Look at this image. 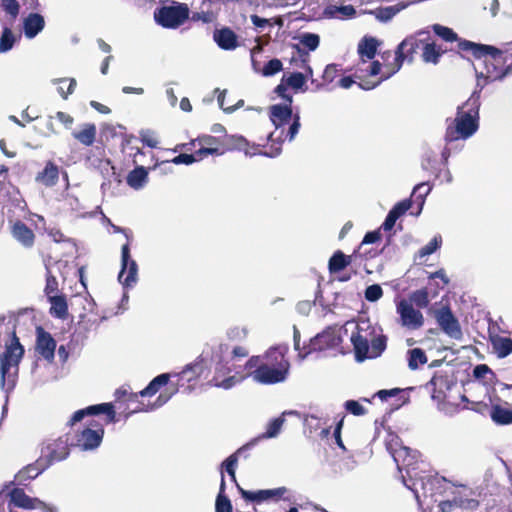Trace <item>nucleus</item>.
<instances>
[{"mask_svg": "<svg viewBox=\"0 0 512 512\" xmlns=\"http://www.w3.org/2000/svg\"><path fill=\"white\" fill-rule=\"evenodd\" d=\"M430 191L431 188L428 187L426 183H420L414 187L412 195H416V200L420 202V210L424 205L425 197L430 193Z\"/></svg>", "mask_w": 512, "mask_h": 512, "instance_id": "nucleus-52", "label": "nucleus"}, {"mask_svg": "<svg viewBox=\"0 0 512 512\" xmlns=\"http://www.w3.org/2000/svg\"><path fill=\"white\" fill-rule=\"evenodd\" d=\"M288 375L289 371L284 370L283 367L280 366L276 368L262 362L249 374L254 382L263 385L283 383L286 381Z\"/></svg>", "mask_w": 512, "mask_h": 512, "instance_id": "nucleus-8", "label": "nucleus"}, {"mask_svg": "<svg viewBox=\"0 0 512 512\" xmlns=\"http://www.w3.org/2000/svg\"><path fill=\"white\" fill-rule=\"evenodd\" d=\"M412 451L408 447H401L398 450L392 451V457L397 465L399 471L406 470V474L411 484L408 483L406 478L403 476L404 485L410 489L417 500H419V488L423 491L424 496H432L434 494V486L440 483V479L437 477L428 478L426 481L424 477H418L417 472L412 466V460L415 459V454H411Z\"/></svg>", "mask_w": 512, "mask_h": 512, "instance_id": "nucleus-4", "label": "nucleus"}, {"mask_svg": "<svg viewBox=\"0 0 512 512\" xmlns=\"http://www.w3.org/2000/svg\"><path fill=\"white\" fill-rule=\"evenodd\" d=\"M56 342L53 337L43 328H37L36 351L48 362L53 361L55 356Z\"/></svg>", "mask_w": 512, "mask_h": 512, "instance_id": "nucleus-18", "label": "nucleus"}, {"mask_svg": "<svg viewBox=\"0 0 512 512\" xmlns=\"http://www.w3.org/2000/svg\"><path fill=\"white\" fill-rule=\"evenodd\" d=\"M490 416L491 419L497 424H512V410L509 408H504L500 405H495L491 409Z\"/></svg>", "mask_w": 512, "mask_h": 512, "instance_id": "nucleus-35", "label": "nucleus"}, {"mask_svg": "<svg viewBox=\"0 0 512 512\" xmlns=\"http://www.w3.org/2000/svg\"><path fill=\"white\" fill-rule=\"evenodd\" d=\"M383 295V290L380 285L373 284L366 288L365 298L369 302H375L379 300Z\"/></svg>", "mask_w": 512, "mask_h": 512, "instance_id": "nucleus-54", "label": "nucleus"}, {"mask_svg": "<svg viewBox=\"0 0 512 512\" xmlns=\"http://www.w3.org/2000/svg\"><path fill=\"white\" fill-rule=\"evenodd\" d=\"M491 344L499 358H505L512 353V339L509 337L492 336Z\"/></svg>", "mask_w": 512, "mask_h": 512, "instance_id": "nucleus-30", "label": "nucleus"}, {"mask_svg": "<svg viewBox=\"0 0 512 512\" xmlns=\"http://www.w3.org/2000/svg\"><path fill=\"white\" fill-rule=\"evenodd\" d=\"M0 5L12 18H16L18 16L20 5L17 0H0Z\"/></svg>", "mask_w": 512, "mask_h": 512, "instance_id": "nucleus-53", "label": "nucleus"}, {"mask_svg": "<svg viewBox=\"0 0 512 512\" xmlns=\"http://www.w3.org/2000/svg\"><path fill=\"white\" fill-rule=\"evenodd\" d=\"M50 314L59 319H66L68 316V305L64 295H54L48 298Z\"/></svg>", "mask_w": 512, "mask_h": 512, "instance_id": "nucleus-28", "label": "nucleus"}, {"mask_svg": "<svg viewBox=\"0 0 512 512\" xmlns=\"http://www.w3.org/2000/svg\"><path fill=\"white\" fill-rule=\"evenodd\" d=\"M42 471L43 469H40L36 464L27 465L15 475V482L18 485H26L27 482L40 475Z\"/></svg>", "mask_w": 512, "mask_h": 512, "instance_id": "nucleus-34", "label": "nucleus"}, {"mask_svg": "<svg viewBox=\"0 0 512 512\" xmlns=\"http://www.w3.org/2000/svg\"><path fill=\"white\" fill-rule=\"evenodd\" d=\"M454 504L457 508H462L466 510H475L479 506V501L473 498H469L466 495H463L461 492L453 493Z\"/></svg>", "mask_w": 512, "mask_h": 512, "instance_id": "nucleus-39", "label": "nucleus"}, {"mask_svg": "<svg viewBox=\"0 0 512 512\" xmlns=\"http://www.w3.org/2000/svg\"><path fill=\"white\" fill-rule=\"evenodd\" d=\"M238 488H239L242 498H244L247 501H252V502H257V503H260L263 501H268L271 499L277 501V500L281 499L287 492V488H285V487H278V488H274V489H266V490H258V491H248V490H244L240 487H238Z\"/></svg>", "mask_w": 512, "mask_h": 512, "instance_id": "nucleus-17", "label": "nucleus"}, {"mask_svg": "<svg viewBox=\"0 0 512 512\" xmlns=\"http://www.w3.org/2000/svg\"><path fill=\"white\" fill-rule=\"evenodd\" d=\"M225 480L224 474L221 472V484L218 496L216 498L215 510L216 512H232V504L229 498L224 494Z\"/></svg>", "mask_w": 512, "mask_h": 512, "instance_id": "nucleus-36", "label": "nucleus"}, {"mask_svg": "<svg viewBox=\"0 0 512 512\" xmlns=\"http://www.w3.org/2000/svg\"><path fill=\"white\" fill-rule=\"evenodd\" d=\"M412 206L411 199H405L393 206V208L389 211L391 214H394L398 219L404 215Z\"/></svg>", "mask_w": 512, "mask_h": 512, "instance_id": "nucleus-55", "label": "nucleus"}, {"mask_svg": "<svg viewBox=\"0 0 512 512\" xmlns=\"http://www.w3.org/2000/svg\"><path fill=\"white\" fill-rule=\"evenodd\" d=\"M45 26L44 17L39 13H30L23 21V30L26 38L33 39Z\"/></svg>", "mask_w": 512, "mask_h": 512, "instance_id": "nucleus-22", "label": "nucleus"}, {"mask_svg": "<svg viewBox=\"0 0 512 512\" xmlns=\"http://www.w3.org/2000/svg\"><path fill=\"white\" fill-rule=\"evenodd\" d=\"M283 81H285L287 87H291L292 89L297 90L301 89L304 86L306 82V77L304 74L300 72H294L287 77L284 76Z\"/></svg>", "mask_w": 512, "mask_h": 512, "instance_id": "nucleus-44", "label": "nucleus"}, {"mask_svg": "<svg viewBox=\"0 0 512 512\" xmlns=\"http://www.w3.org/2000/svg\"><path fill=\"white\" fill-rule=\"evenodd\" d=\"M138 280V265L130 255L129 242L121 247V270L118 274V281L125 287H133Z\"/></svg>", "mask_w": 512, "mask_h": 512, "instance_id": "nucleus-9", "label": "nucleus"}, {"mask_svg": "<svg viewBox=\"0 0 512 512\" xmlns=\"http://www.w3.org/2000/svg\"><path fill=\"white\" fill-rule=\"evenodd\" d=\"M97 129L93 123H85L80 131H74L72 136L85 146L93 145L96 138Z\"/></svg>", "mask_w": 512, "mask_h": 512, "instance_id": "nucleus-29", "label": "nucleus"}, {"mask_svg": "<svg viewBox=\"0 0 512 512\" xmlns=\"http://www.w3.org/2000/svg\"><path fill=\"white\" fill-rule=\"evenodd\" d=\"M213 39L223 50H234L238 46L236 34L229 28L215 30Z\"/></svg>", "mask_w": 512, "mask_h": 512, "instance_id": "nucleus-23", "label": "nucleus"}, {"mask_svg": "<svg viewBox=\"0 0 512 512\" xmlns=\"http://www.w3.org/2000/svg\"><path fill=\"white\" fill-rule=\"evenodd\" d=\"M433 31L439 37L447 42H453L457 40V34L450 28L442 26L440 24L433 25Z\"/></svg>", "mask_w": 512, "mask_h": 512, "instance_id": "nucleus-48", "label": "nucleus"}, {"mask_svg": "<svg viewBox=\"0 0 512 512\" xmlns=\"http://www.w3.org/2000/svg\"><path fill=\"white\" fill-rule=\"evenodd\" d=\"M15 40L16 38L13 32L10 29L5 28L0 38V52L4 53L12 49Z\"/></svg>", "mask_w": 512, "mask_h": 512, "instance_id": "nucleus-46", "label": "nucleus"}, {"mask_svg": "<svg viewBox=\"0 0 512 512\" xmlns=\"http://www.w3.org/2000/svg\"><path fill=\"white\" fill-rule=\"evenodd\" d=\"M427 356L421 348H413L408 351V367L411 370H416L419 365L427 362Z\"/></svg>", "mask_w": 512, "mask_h": 512, "instance_id": "nucleus-38", "label": "nucleus"}, {"mask_svg": "<svg viewBox=\"0 0 512 512\" xmlns=\"http://www.w3.org/2000/svg\"><path fill=\"white\" fill-rule=\"evenodd\" d=\"M103 435V428L97 430L85 428L78 434L76 446L82 451L94 450L101 444Z\"/></svg>", "mask_w": 512, "mask_h": 512, "instance_id": "nucleus-19", "label": "nucleus"}, {"mask_svg": "<svg viewBox=\"0 0 512 512\" xmlns=\"http://www.w3.org/2000/svg\"><path fill=\"white\" fill-rule=\"evenodd\" d=\"M104 413L107 416L108 423L116 422V413L111 403H102L97 405L89 406L85 409L76 411L70 418L68 424L73 426L77 422H80L86 415H98Z\"/></svg>", "mask_w": 512, "mask_h": 512, "instance_id": "nucleus-15", "label": "nucleus"}, {"mask_svg": "<svg viewBox=\"0 0 512 512\" xmlns=\"http://www.w3.org/2000/svg\"><path fill=\"white\" fill-rule=\"evenodd\" d=\"M292 119H293V121H292V123H291V125L289 127V130H288L287 134H286V138L289 141H293L294 140V138L298 134L299 129L301 127L299 114H295L292 117Z\"/></svg>", "mask_w": 512, "mask_h": 512, "instance_id": "nucleus-59", "label": "nucleus"}, {"mask_svg": "<svg viewBox=\"0 0 512 512\" xmlns=\"http://www.w3.org/2000/svg\"><path fill=\"white\" fill-rule=\"evenodd\" d=\"M196 161H197V158L195 157L194 154H186V153L179 154L178 156H176L172 159V162L177 165H179V164L190 165Z\"/></svg>", "mask_w": 512, "mask_h": 512, "instance_id": "nucleus-61", "label": "nucleus"}, {"mask_svg": "<svg viewBox=\"0 0 512 512\" xmlns=\"http://www.w3.org/2000/svg\"><path fill=\"white\" fill-rule=\"evenodd\" d=\"M115 397L118 403L121 402L122 399L127 397V401L129 402H137V394L128 393L127 389L120 388L115 392Z\"/></svg>", "mask_w": 512, "mask_h": 512, "instance_id": "nucleus-62", "label": "nucleus"}, {"mask_svg": "<svg viewBox=\"0 0 512 512\" xmlns=\"http://www.w3.org/2000/svg\"><path fill=\"white\" fill-rule=\"evenodd\" d=\"M479 91H473L469 99L457 107L455 118L446 119L444 140L447 144L457 140H467L479 128Z\"/></svg>", "mask_w": 512, "mask_h": 512, "instance_id": "nucleus-2", "label": "nucleus"}, {"mask_svg": "<svg viewBox=\"0 0 512 512\" xmlns=\"http://www.w3.org/2000/svg\"><path fill=\"white\" fill-rule=\"evenodd\" d=\"M10 501L8 507L14 506L22 509L46 508V503L38 498L28 496L23 489L13 488L8 492Z\"/></svg>", "mask_w": 512, "mask_h": 512, "instance_id": "nucleus-16", "label": "nucleus"}, {"mask_svg": "<svg viewBox=\"0 0 512 512\" xmlns=\"http://www.w3.org/2000/svg\"><path fill=\"white\" fill-rule=\"evenodd\" d=\"M341 343V338L338 335L337 331L332 328H328L322 333L316 335L310 342L308 351L299 357L301 360L305 359L308 354L313 351H321L329 348H335Z\"/></svg>", "mask_w": 512, "mask_h": 512, "instance_id": "nucleus-14", "label": "nucleus"}, {"mask_svg": "<svg viewBox=\"0 0 512 512\" xmlns=\"http://www.w3.org/2000/svg\"><path fill=\"white\" fill-rule=\"evenodd\" d=\"M440 56L441 52L436 48L435 44L428 43L424 46L422 57L425 62L436 64Z\"/></svg>", "mask_w": 512, "mask_h": 512, "instance_id": "nucleus-42", "label": "nucleus"}, {"mask_svg": "<svg viewBox=\"0 0 512 512\" xmlns=\"http://www.w3.org/2000/svg\"><path fill=\"white\" fill-rule=\"evenodd\" d=\"M53 83L60 84L58 86V92L64 99H67L68 95L73 93L76 86V80L74 78L55 79Z\"/></svg>", "mask_w": 512, "mask_h": 512, "instance_id": "nucleus-40", "label": "nucleus"}, {"mask_svg": "<svg viewBox=\"0 0 512 512\" xmlns=\"http://www.w3.org/2000/svg\"><path fill=\"white\" fill-rule=\"evenodd\" d=\"M168 381H169V374H167V373L160 374V375L156 376L148 384V386L145 389L140 391L139 394L142 397L152 396V395L156 394L162 386L166 385L168 383Z\"/></svg>", "mask_w": 512, "mask_h": 512, "instance_id": "nucleus-37", "label": "nucleus"}, {"mask_svg": "<svg viewBox=\"0 0 512 512\" xmlns=\"http://www.w3.org/2000/svg\"><path fill=\"white\" fill-rule=\"evenodd\" d=\"M46 285L44 292L47 295V298L49 296H54V293L58 291V281L54 275L51 274L50 270L46 267Z\"/></svg>", "mask_w": 512, "mask_h": 512, "instance_id": "nucleus-51", "label": "nucleus"}, {"mask_svg": "<svg viewBox=\"0 0 512 512\" xmlns=\"http://www.w3.org/2000/svg\"><path fill=\"white\" fill-rule=\"evenodd\" d=\"M425 388L431 391V398L437 402L438 410L446 413V403L444 400L446 398V391L450 389L448 377L436 373L425 385Z\"/></svg>", "mask_w": 512, "mask_h": 512, "instance_id": "nucleus-13", "label": "nucleus"}, {"mask_svg": "<svg viewBox=\"0 0 512 512\" xmlns=\"http://www.w3.org/2000/svg\"><path fill=\"white\" fill-rule=\"evenodd\" d=\"M229 144L231 149L244 150L248 146V141L242 136H230Z\"/></svg>", "mask_w": 512, "mask_h": 512, "instance_id": "nucleus-60", "label": "nucleus"}, {"mask_svg": "<svg viewBox=\"0 0 512 512\" xmlns=\"http://www.w3.org/2000/svg\"><path fill=\"white\" fill-rule=\"evenodd\" d=\"M13 237L24 247H32L34 244L33 231L23 222L17 221L12 227Z\"/></svg>", "mask_w": 512, "mask_h": 512, "instance_id": "nucleus-24", "label": "nucleus"}, {"mask_svg": "<svg viewBox=\"0 0 512 512\" xmlns=\"http://www.w3.org/2000/svg\"><path fill=\"white\" fill-rule=\"evenodd\" d=\"M127 184L135 189H142L148 182V171L143 166H138L133 169L126 178Z\"/></svg>", "mask_w": 512, "mask_h": 512, "instance_id": "nucleus-27", "label": "nucleus"}, {"mask_svg": "<svg viewBox=\"0 0 512 512\" xmlns=\"http://www.w3.org/2000/svg\"><path fill=\"white\" fill-rule=\"evenodd\" d=\"M287 351L288 347L285 345L272 347L263 356L262 363L271 365L276 368L281 366L284 368V370L289 371L290 363L285 357Z\"/></svg>", "mask_w": 512, "mask_h": 512, "instance_id": "nucleus-20", "label": "nucleus"}, {"mask_svg": "<svg viewBox=\"0 0 512 512\" xmlns=\"http://www.w3.org/2000/svg\"><path fill=\"white\" fill-rule=\"evenodd\" d=\"M338 72L336 64H329L323 72V79L327 82H332Z\"/></svg>", "mask_w": 512, "mask_h": 512, "instance_id": "nucleus-64", "label": "nucleus"}, {"mask_svg": "<svg viewBox=\"0 0 512 512\" xmlns=\"http://www.w3.org/2000/svg\"><path fill=\"white\" fill-rule=\"evenodd\" d=\"M300 43L307 47L310 51H314L319 46L320 37L314 33H304L300 36Z\"/></svg>", "mask_w": 512, "mask_h": 512, "instance_id": "nucleus-49", "label": "nucleus"}, {"mask_svg": "<svg viewBox=\"0 0 512 512\" xmlns=\"http://www.w3.org/2000/svg\"><path fill=\"white\" fill-rule=\"evenodd\" d=\"M379 42L376 38L365 36L358 44V53L361 57L371 60L375 57Z\"/></svg>", "mask_w": 512, "mask_h": 512, "instance_id": "nucleus-31", "label": "nucleus"}, {"mask_svg": "<svg viewBox=\"0 0 512 512\" xmlns=\"http://www.w3.org/2000/svg\"><path fill=\"white\" fill-rule=\"evenodd\" d=\"M203 367L200 363L187 364L181 371V375L187 376V381H191L202 373Z\"/></svg>", "mask_w": 512, "mask_h": 512, "instance_id": "nucleus-50", "label": "nucleus"}, {"mask_svg": "<svg viewBox=\"0 0 512 512\" xmlns=\"http://www.w3.org/2000/svg\"><path fill=\"white\" fill-rule=\"evenodd\" d=\"M410 303L418 308H426L429 304V295L426 289L416 290L410 295Z\"/></svg>", "mask_w": 512, "mask_h": 512, "instance_id": "nucleus-43", "label": "nucleus"}, {"mask_svg": "<svg viewBox=\"0 0 512 512\" xmlns=\"http://www.w3.org/2000/svg\"><path fill=\"white\" fill-rule=\"evenodd\" d=\"M351 263V256H346L342 251H336L329 260L328 269L331 274L340 272Z\"/></svg>", "mask_w": 512, "mask_h": 512, "instance_id": "nucleus-33", "label": "nucleus"}, {"mask_svg": "<svg viewBox=\"0 0 512 512\" xmlns=\"http://www.w3.org/2000/svg\"><path fill=\"white\" fill-rule=\"evenodd\" d=\"M69 455V448L66 439L58 438L46 446V457L49 463L62 461Z\"/></svg>", "mask_w": 512, "mask_h": 512, "instance_id": "nucleus-21", "label": "nucleus"}, {"mask_svg": "<svg viewBox=\"0 0 512 512\" xmlns=\"http://www.w3.org/2000/svg\"><path fill=\"white\" fill-rule=\"evenodd\" d=\"M256 444V440H252L243 447L239 448L234 454L230 455L223 463L222 468L228 473L231 477L232 481L236 482L235 476V467L238 461V455H240L244 450L254 446Z\"/></svg>", "mask_w": 512, "mask_h": 512, "instance_id": "nucleus-32", "label": "nucleus"}, {"mask_svg": "<svg viewBox=\"0 0 512 512\" xmlns=\"http://www.w3.org/2000/svg\"><path fill=\"white\" fill-rule=\"evenodd\" d=\"M350 340L357 362L379 357L387 346V337L382 333H377L376 328L369 321L359 322Z\"/></svg>", "mask_w": 512, "mask_h": 512, "instance_id": "nucleus-3", "label": "nucleus"}, {"mask_svg": "<svg viewBox=\"0 0 512 512\" xmlns=\"http://www.w3.org/2000/svg\"><path fill=\"white\" fill-rule=\"evenodd\" d=\"M442 243V237L440 235L434 236V238L425 246H423L419 252L418 256L419 258H424L426 256H429L433 254L437 249L440 248Z\"/></svg>", "mask_w": 512, "mask_h": 512, "instance_id": "nucleus-45", "label": "nucleus"}, {"mask_svg": "<svg viewBox=\"0 0 512 512\" xmlns=\"http://www.w3.org/2000/svg\"><path fill=\"white\" fill-rule=\"evenodd\" d=\"M219 373V368H216V375L213 377L211 381L215 387L228 390L241 381V378H236V376H229L223 380H219Z\"/></svg>", "mask_w": 512, "mask_h": 512, "instance_id": "nucleus-41", "label": "nucleus"}, {"mask_svg": "<svg viewBox=\"0 0 512 512\" xmlns=\"http://www.w3.org/2000/svg\"><path fill=\"white\" fill-rule=\"evenodd\" d=\"M435 319L441 330L450 338L460 340L463 336L462 330L457 318L453 315L450 308L442 307L435 312Z\"/></svg>", "mask_w": 512, "mask_h": 512, "instance_id": "nucleus-11", "label": "nucleus"}, {"mask_svg": "<svg viewBox=\"0 0 512 512\" xmlns=\"http://www.w3.org/2000/svg\"><path fill=\"white\" fill-rule=\"evenodd\" d=\"M243 151H244L246 156H250V157L253 156V155L259 154V155H263V156H266V157L274 158V157H277L278 155H280L281 147L280 146H275L274 143H272L270 151H258V152L254 151V152H251L249 149H247V147Z\"/></svg>", "mask_w": 512, "mask_h": 512, "instance_id": "nucleus-57", "label": "nucleus"}, {"mask_svg": "<svg viewBox=\"0 0 512 512\" xmlns=\"http://www.w3.org/2000/svg\"><path fill=\"white\" fill-rule=\"evenodd\" d=\"M429 34L426 31H419L415 35H410L406 37L397 47V50L395 52V62H396V69L392 71V73H389L387 76L384 77V79H387L390 77L393 73L398 71L403 61L413 55L414 52L419 48V45L421 43V39H418V36Z\"/></svg>", "mask_w": 512, "mask_h": 512, "instance_id": "nucleus-12", "label": "nucleus"}, {"mask_svg": "<svg viewBox=\"0 0 512 512\" xmlns=\"http://www.w3.org/2000/svg\"><path fill=\"white\" fill-rule=\"evenodd\" d=\"M344 407L349 413L355 416H362L366 414V409L358 401L355 400H347L344 403Z\"/></svg>", "mask_w": 512, "mask_h": 512, "instance_id": "nucleus-56", "label": "nucleus"}, {"mask_svg": "<svg viewBox=\"0 0 512 512\" xmlns=\"http://www.w3.org/2000/svg\"><path fill=\"white\" fill-rule=\"evenodd\" d=\"M59 178V169L53 162H48L42 172L36 176V181L47 187L54 186Z\"/></svg>", "mask_w": 512, "mask_h": 512, "instance_id": "nucleus-26", "label": "nucleus"}, {"mask_svg": "<svg viewBox=\"0 0 512 512\" xmlns=\"http://www.w3.org/2000/svg\"><path fill=\"white\" fill-rule=\"evenodd\" d=\"M141 141L150 148H156L159 144L154 132L150 130L142 131L140 133Z\"/></svg>", "mask_w": 512, "mask_h": 512, "instance_id": "nucleus-58", "label": "nucleus"}, {"mask_svg": "<svg viewBox=\"0 0 512 512\" xmlns=\"http://www.w3.org/2000/svg\"><path fill=\"white\" fill-rule=\"evenodd\" d=\"M293 116L291 104H276L270 107V120L275 126V131L271 132L268 136L270 142L276 143L277 146L281 147L284 141L283 130L279 134H277V131L287 124Z\"/></svg>", "mask_w": 512, "mask_h": 512, "instance_id": "nucleus-7", "label": "nucleus"}, {"mask_svg": "<svg viewBox=\"0 0 512 512\" xmlns=\"http://www.w3.org/2000/svg\"><path fill=\"white\" fill-rule=\"evenodd\" d=\"M286 92H287V85H286L285 81H283V79H282L281 83L276 86L275 93L282 99L286 100L288 102V104H291L293 101L292 96L288 95Z\"/></svg>", "mask_w": 512, "mask_h": 512, "instance_id": "nucleus-63", "label": "nucleus"}, {"mask_svg": "<svg viewBox=\"0 0 512 512\" xmlns=\"http://www.w3.org/2000/svg\"><path fill=\"white\" fill-rule=\"evenodd\" d=\"M396 311L400 318V324L410 330H417L424 324L422 312L413 307V304L403 299L397 303Z\"/></svg>", "mask_w": 512, "mask_h": 512, "instance_id": "nucleus-10", "label": "nucleus"}, {"mask_svg": "<svg viewBox=\"0 0 512 512\" xmlns=\"http://www.w3.org/2000/svg\"><path fill=\"white\" fill-rule=\"evenodd\" d=\"M189 17V8L186 4L173 2L170 6H163L154 11L155 22L167 29H176Z\"/></svg>", "mask_w": 512, "mask_h": 512, "instance_id": "nucleus-6", "label": "nucleus"}, {"mask_svg": "<svg viewBox=\"0 0 512 512\" xmlns=\"http://www.w3.org/2000/svg\"><path fill=\"white\" fill-rule=\"evenodd\" d=\"M291 414H296V412L295 411H285L282 413L281 416L269 421V423L267 424L266 431L263 434H261L258 438H255L254 440H256V442H257L259 439H270V438L277 437L285 423V415H291Z\"/></svg>", "mask_w": 512, "mask_h": 512, "instance_id": "nucleus-25", "label": "nucleus"}, {"mask_svg": "<svg viewBox=\"0 0 512 512\" xmlns=\"http://www.w3.org/2000/svg\"><path fill=\"white\" fill-rule=\"evenodd\" d=\"M283 69V64L281 60L274 58L269 60L263 67L261 73L265 77H270L278 72H280Z\"/></svg>", "mask_w": 512, "mask_h": 512, "instance_id": "nucleus-47", "label": "nucleus"}, {"mask_svg": "<svg viewBox=\"0 0 512 512\" xmlns=\"http://www.w3.org/2000/svg\"><path fill=\"white\" fill-rule=\"evenodd\" d=\"M24 356V347L15 333L5 343V349L0 354V387L11 391L16 385L19 364Z\"/></svg>", "mask_w": 512, "mask_h": 512, "instance_id": "nucleus-5", "label": "nucleus"}, {"mask_svg": "<svg viewBox=\"0 0 512 512\" xmlns=\"http://www.w3.org/2000/svg\"><path fill=\"white\" fill-rule=\"evenodd\" d=\"M461 51L470 52L478 59H482V68L475 66L476 87L474 91H479V96L483 88L495 81H502L512 73V57L509 58L497 48L474 43L468 40L458 42Z\"/></svg>", "mask_w": 512, "mask_h": 512, "instance_id": "nucleus-1", "label": "nucleus"}]
</instances>
